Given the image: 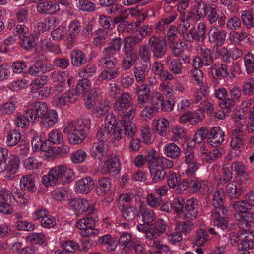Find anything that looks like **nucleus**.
<instances>
[{"mask_svg":"<svg viewBox=\"0 0 254 254\" xmlns=\"http://www.w3.org/2000/svg\"><path fill=\"white\" fill-rule=\"evenodd\" d=\"M246 70L248 74L254 71V54L249 52L244 57Z\"/></svg>","mask_w":254,"mask_h":254,"instance_id":"obj_57","label":"nucleus"},{"mask_svg":"<svg viewBox=\"0 0 254 254\" xmlns=\"http://www.w3.org/2000/svg\"><path fill=\"white\" fill-rule=\"evenodd\" d=\"M124 49L125 55L122 61L121 66L124 69L128 70L136 64L137 57L134 48L128 46L127 43H125Z\"/></svg>","mask_w":254,"mask_h":254,"instance_id":"obj_17","label":"nucleus"},{"mask_svg":"<svg viewBox=\"0 0 254 254\" xmlns=\"http://www.w3.org/2000/svg\"><path fill=\"white\" fill-rule=\"evenodd\" d=\"M224 153V150L222 148H218L207 153L205 157V160L207 163H212L221 157Z\"/></svg>","mask_w":254,"mask_h":254,"instance_id":"obj_62","label":"nucleus"},{"mask_svg":"<svg viewBox=\"0 0 254 254\" xmlns=\"http://www.w3.org/2000/svg\"><path fill=\"white\" fill-rule=\"evenodd\" d=\"M19 157L14 154L9 155L8 151L0 148V173L6 171L5 177L9 180L14 178L20 165Z\"/></svg>","mask_w":254,"mask_h":254,"instance_id":"obj_6","label":"nucleus"},{"mask_svg":"<svg viewBox=\"0 0 254 254\" xmlns=\"http://www.w3.org/2000/svg\"><path fill=\"white\" fill-rule=\"evenodd\" d=\"M131 97L128 93H124L114 104V109L120 120L119 125H123L124 132L127 138H132L137 132V128L131 121L135 115L136 108L131 102Z\"/></svg>","mask_w":254,"mask_h":254,"instance_id":"obj_2","label":"nucleus"},{"mask_svg":"<svg viewBox=\"0 0 254 254\" xmlns=\"http://www.w3.org/2000/svg\"><path fill=\"white\" fill-rule=\"evenodd\" d=\"M149 71L148 65L144 64H135L133 68V72L135 80L138 83L143 82Z\"/></svg>","mask_w":254,"mask_h":254,"instance_id":"obj_25","label":"nucleus"},{"mask_svg":"<svg viewBox=\"0 0 254 254\" xmlns=\"http://www.w3.org/2000/svg\"><path fill=\"white\" fill-rule=\"evenodd\" d=\"M26 239L30 243L42 245L46 241L45 236L42 233H31L28 234Z\"/></svg>","mask_w":254,"mask_h":254,"instance_id":"obj_48","label":"nucleus"},{"mask_svg":"<svg viewBox=\"0 0 254 254\" xmlns=\"http://www.w3.org/2000/svg\"><path fill=\"white\" fill-rule=\"evenodd\" d=\"M122 217L127 221H132L137 214V210L132 206H123L120 208Z\"/></svg>","mask_w":254,"mask_h":254,"instance_id":"obj_38","label":"nucleus"},{"mask_svg":"<svg viewBox=\"0 0 254 254\" xmlns=\"http://www.w3.org/2000/svg\"><path fill=\"white\" fill-rule=\"evenodd\" d=\"M21 134L18 130H11L7 133L6 144L8 146L16 145L20 140Z\"/></svg>","mask_w":254,"mask_h":254,"instance_id":"obj_47","label":"nucleus"},{"mask_svg":"<svg viewBox=\"0 0 254 254\" xmlns=\"http://www.w3.org/2000/svg\"><path fill=\"white\" fill-rule=\"evenodd\" d=\"M11 194L13 199L20 205H27L30 199L28 194L18 189L12 190Z\"/></svg>","mask_w":254,"mask_h":254,"instance_id":"obj_33","label":"nucleus"},{"mask_svg":"<svg viewBox=\"0 0 254 254\" xmlns=\"http://www.w3.org/2000/svg\"><path fill=\"white\" fill-rule=\"evenodd\" d=\"M202 120L201 117L198 112H188L180 117V122L182 124L189 122L191 125H196Z\"/></svg>","mask_w":254,"mask_h":254,"instance_id":"obj_30","label":"nucleus"},{"mask_svg":"<svg viewBox=\"0 0 254 254\" xmlns=\"http://www.w3.org/2000/svg\"><path fill=\"white\" fill-rule=\"evenodd\" d=\"M120 170V160L116 156L112 155L106 161L101 163L100 172L103 174H108L114 177L119 174Z\"/></svg>","mask_w":254,"mask_h":254,"instance_id":"obj_12","label":"nucleus"},{"mask_svg":"<svg viewBox=\"0 0 254 254\" xmlns=\"http://www.w3.org/2000/svg\"><path fill=\"white\" fill-rule=\"evenodd\" d=\"M20 186L24 190L34 192L36 190L35 177L31 174L23 176L20 179Z\"/></svg>","mask_w":254,"mask_h":254,"instance_id":"obj_27","label":"nucleus"},{"mask_svg":"<svg viewBox=\"0 0 254 254\" xmlns=\"http://www.w3.org/2000/svg\"><path fill=\"white\" fill-rule=\"evenodd\" d=\"M97 68L93 64H89L83 67L79 71V74L82 78H88L92 77L96 73Z\"/></svg>","mask_w":254,"mask_h":254,"instance_id":"obj_55","label":"nucleus"},{"mask_svg":"<svg viewBox=\"0 0 254 254\" xmlns=\"http://www.w3.org/2000/svg\"><path fill=\"white\" fill-rule=\"evenodd\" d=\"M97 191L99 195H104L110 190L111 183L108 178H101L96 183Z\"/></svg>","mask_w":254,"mask_h":254,"instance_id":"obj_41","label":"nucleus"},{"mask_svg":"<svg viewBox=\"0 0 254 254\" xmlns=\"http://www.w3.org/2000/svg\"><path fill=\"white\" fill-rule=\"evenodd\" d=\"M199 202L197 199L192 198L188 199L185 205L183 219H195L199 213Z\"/></svg>","mask_w":254,"mask_h":254,"instance_id":"obj_18","label":"nucleus"},{"mask_svg":"<svg viewBox=\"0 0 254 254\" xmlns=\"http://www.w3.org/2000/svg\"><path fill=\"white\" fill-rule=\"evenodd\" d=\"M17 99L15 97H11L7 102L0 105V110L6 114H10L13 113L16 107L17 103Z\"/></svg>","mask_w":254,"mask_h":254,"instance_id":"obj_46","label":"nucleus"},{"mask_svg":"<svg viewBox=\"0 0 254 254\" xmlns=\"http://www.w3.org/2000/svg\"><path fill=\"white\" fill-rule=\"evenodd\" d=\"M209 240V236L207 231L199 229L195 232L194 243L197 246H203Z\"/></svg>","mask_w":254,"mask_h":254,"instance_id":"obj_42","label":"nucleus"},{"mask_svg":"<svg viewBox=\"0 0 254 254\" xmlns=\"http://www.w3.org/2000/svg\"><path fill=\"white\" fill-rule=\"evenodd\" d=\"M141 136L142 141L146 144H149L153 141L152 134L148 126H142L140 128Z\"/></svg>","mask_w":254,"mask_h":254,"instance_id":"obj_56","label":"nucleus"},{"mask_svg":"<svg viewBox=\"0 0 254 254\" xmlns=\"http://www.w3.org/2000/svg\"><path fill=\"white\" fill-rule=\"evenodd\" d=\"M149 168L153 182L157 183L165 178L166 172L164 168H159L157 165H152Z\"/></svg>","mask_w":254,"mask_h":254,"instance_id":"obj_35","label":"nucleus"},{"mask_svg":"<svg viewBox=\"0 0 254 254\" xmlns=\"http://www.w3.org/2000/svg\"><path fill=\"white\" fill-rule=\"evenodd\" d=\"M169 228L168 223L163 219H157L150 225V230L147 234V239H157L165 234Z\"/></svg>","mask_w":254,"mask_h":254,"instance_id":"obj_15","label":"nucleus"},{"mask_svg":"<svg viewBox=\"0 0 254 254\" xmlns=\"http://www.w3.org/2000/svg\"><path fill=\"white\" fill-rule=\"evenodd\" d=\"M85 105L87 108H93L92 114L97 117L105 115L110 110L109 105L102 102L96 89H92L88 95Z\"/></svg>","mask_w":254,"mask_h":254,"instance_id":"obj_8","label":"nucleus"},{"mask_svg":"<svg viewBox=\"0 0 254 254\" xmlns=\"http://www.w3.org/2000/svg\"><path fill=\"white\" fill-rule=\"evenodd\" d=\"M71 63L75 66L79 67L87 62L85 55L81 51H74L70 55Z\"/></svg>","mask_w":254,"mask_h":254,"instance_id":"obj_39","label":"nucleus"},{"mask_svg":"<svg viewBox=\"0 0 254 254\" xmlns=\"http://www.w3.org/2000/svg\"><path fill=\"white\" fill-rule=\"evenodd\" d=\"M94 182L90 177H84L76 181L74 189L75 192L86 194L88 193L92 189Z\"/></svg>","mask_w":254,"mask_h":254,"instance_id":"obj_23","label":"nucleus"},{"mask_svg":"<svg viewBox=\"0 0 254 254\" xmlns=\"http://www.w3.org/2000/svg\"><path fill=\"white\" fill-rule=\"evenodd\" d=\"M193 12L191 11H181L179 19L182 23L180 24L179 27L182 28V32L187 30L190 26V20L194 18Z\"/></svg>","mask_w":254,"mask_h":254,"instance_id":"obj_31","label":"nucleus"},{"mask_svg":"<svg viewBox=\"0 0 254 254\" xmlns=\"http://www.w3.org/2000/svg\"><path fill=\"white\" fill-rule=\"evenodd\" d=\"M47 142H43V140L38 136L34 137L31 140V145L34 151L41 150L43 151H47L50 146H47Z\"/></svg>","mask_w":254,"mask_h":254,"instance_id":"obj_59","label":"nucleus"},{"mask_svg":"<svg viewBox=\"0 0 254 254\" xmlns=\"http://www.w3.org/2000/svg\"><path fill=\"white\" fill-rule=\"evenodd\" d=\"M95 224V221L92 217H85L78 220L76 223V226L81 230L80 232H82L87 231V229L93 227Z\"/></svg>","mask_w":254,"mask_h":254,"instance_id":"obj_49","label":"nucleus"},{"mask_svg":"<svg viewBox=\"0 0 254 254\" xmlns=\"http://www.w3.org/2000/svg\"><path fill=\"white\" fill-rule=\"evenodd\" d=\"M144 104L138 103V107L140 110V116L145 120H148L153 117L155 110L150 106H145Z\"/></svg>","mask_w":254,"mask_h":254,"instance_id":"obj_50","label":"nucleus"},{"mask_svg":"<svg viewBox=\"0 0 254 254\" xmlns=\"http://www.w3.org/2000/svg\"><path fill=\"white\" fill-rule=\"evenodd\" d=\"M200 55L202 64L204 66L211 65L214 63V58L212 57L211 50L208 48H200Z\"/></svg>","mask_w":254,"mask_h":254,"instance_id":"obj_45","label":"nucleus"},{"mask_svg":"<svg viewBox=\"0 0 254 254\" xmlns=\"http://www.w3.org/2000/svg\"><path fill=\"white\" fill-rule=\"evenodd\" d=\"M48 111V106L45 102L37 101L34 103L32 108L26 111L25 115L32 122H40Z\"/></svg>","mask_w":254,"mask_h":254,"instance_id":"obj_14","label":"nucleus"},{"mask_svg":"<svg viewBox=\"0 0 254 254\" xmlns=\"http://www.w3.org/2000/svg\"><path fill=\"white\" fill-rule=\"evenodd\" d=\"M139 213L144 223L149 224L155 219V214L153 210L146 205L141 204L139 208Z\"/></svg>","mask_w":254,"mask_h":254,"instance_id":"obj_29","label":"nucleus"},{"mask_svg":"<svg viewBox=\"0 0 254 254\" xmlns=\"http://www.w3.org/2000/svg\"><path fill=\"white\" fill-rule=\"evenodd\" d=\"M242 192V188L237 186L234 182L228 184L226 186V195L230 199L238 198Z\"/></svg>","mask_w":254,"mask_h":254,"instance_id":"obj_34","label":"nucleus"},{"mask_svg":"<svg viewBox=\"0 0 254 254\" xmlns=\"http://www.w3.org/2000/svg\"><path fill=\"white\" fill-rule=\"evenodd\" d=\"M81 31V23L78 20L71 21L68 26V37L73 39L75 38Z\"/></svg>","mask_w":254,"mask_h":254,"instance_id":"obj_52","label":"nucleus"},{"mask_svg":"<svg viewBox=\"0 0 254 254\" xmlns=\"http://www.w3.org/2000/svg\"><path fill=\"white\" fill-rule=\"evenodd\" d=\"M234 71V70L232 68H230L228 71V66L226 64H215L209 68V72L215 79H224L229 74H231V77L234 78L235 77Z\"/></svg>","mask_w":254,"mask_h":254,"instance_id":"obj_19","label":"nucleus"},{"mask_svg":"<svg viewBox=\"0 0 254 254\" xmlns=\"http://www.w3.org/2000/svg\"><path fill=\"white\" fill-rule=\"evenodd\" d=\"M91 122L87 116H81L74 121H70L64 125L63 132L68 134V139L70 144L81 143L85 139L86 131L90 128Z\"/></svg>","mask_w":254,"mask_h":254,"instance_id":"obj_3","label":"nucleus"},{"mask_svg":"<svg viewBox=\"0 0 254 254\" xmlns=\"http://www.w3.org/2000/svg\"><path fill=\"white\" fill-rule=\"evenodd\" d=\"M63 136L61 132L58 130L51 131L48 135V142L49 146L52 145H58L63 141Z\"/></svg>","mask_w":254,"mask_h":254,"instance_id":"obj_53","label":"nucleus"},{"mask_svg":"<svg viewBox=\"0 0 254 254\" xmlns=\"http://www.w3.org/2000/svg\"><path fill=\"white\" fill-rule=\"evenodd\" d=\"M122 42L120 38H116L110 46L103 49V57L98 59L97 64L104 69L98 77L97 82L109 81L119 76L120 68L116 66L117 61L114 55L120 51Z\"/></svg>","mask_w":254,"mask_h":254,"instance_id":"obj_1","label":"nucleus"},{"mask_svg":"<svg viewBox=\"0 0 254 254\" xmlns=\"http://www.w3.org/2000/svg\"><path fill=\"white\" fill-rule=\"evenodd\" d=\"M230 207L234 212V217L238 221V226L240 229L254 226V213L248 212L251 208H250V205L246 201V199L232 202Z\"/></svg>","mask_w":254,"mask_h":254,"instance_id":"obj_5","label":"nucleus"},{"mask_svg":"<svg viewBox=\"0 0 254 254\" xmlns=\"http://www.w3.org/2000/svg\"><path fill=\"white\" fill-rule=\"evenodd\" d=\"M75 173L72 169L61 165L50 169L42 179L43 184L48 187L54 186L58 183H68L74 178Z\"/></svg>","mask_w":254,"mask_h":254,"instance_id":"obj_4","label":"nucleus"},{"mask_svg":"<svg viewBox=\"0 0 254 254\" xmlns=\"http://www.w3.org/2000/svg\"><path fill=\"white\" fill-rule=\"evenodd\" d=\"M192 220L186 219L185 221L176 222L175 231H178L185 235L190 233L195 228L194 223Z\"/></svg>","mask_w":254,"mask_h":254,"instance_id":"obj_28","label":"nucleus"},{"mask_svg":"<svg viewBox=\"0 0 254 254\" xmlns=\"http://www.w3.org/2000/svg\"><path fill=\"white\" fill-rule=\"evenodd\" d=\"M241 249L251 250L254 248V232H251L245 237V240L240 244Z\"/></svg>","mask_w":254,"mask_h":254,"instance_id":"obj_63","label":"nucleus"},{"mask_svg":"<svg viewBox=\"0 0 254 254\" xmlns=\"http://www.w3.org/2000/svg\"><path fill=\"white\" fill-rule=\"evenodd\" d=\"M134 92L137 96L138 103H146L150 95V88L147 84L143 83L136 85Z\"/></svg>","mask_w":254,"mask_h":254,"instance_id":"obj_24","label":"nucleus"},{"mask_svg":"<svg viewBox=\"0 0 254 254\" xmlns=\"http://www.w3.org/2000/svg\"><path fill=\"white\" fill-rule=\"evenodd\" d=\"M116 124V119L113 113H109L105 119V126L101 127L97 132H107L110 137H112V132Z\"/></svg>","mask_w":254,"mask_h":254,"instance_id":"obj_26","label":"nucleus"},{"mask_svg":"<svg viewBox=\"0 0 254 254\" xmlns=\"http://www.w3.org/2000/svg\"><path fill=\"white\" fill-rule=\"evenodd\" d=\"M224 195V192L222 189H219L215 192L213 199V205L215 208L213 210L220 209L222 208H226L223 205Z\"/></svg>","mask_w":254,"mask_h":254,"instance_id":"obj_51","label":"nucleus"},{"mask_svg":"<svg viewBox=\"0 0 254 254\" xmlns=\"http://www.w3.org/2000/svg\"><path fill=\"white\" fill-rule=\"evenodd\" d=\"M36 9L39 14L47 15L55 14L60 10L58 3L51 0H45L38 3Z\"/></svg>","mask_w":254,"mask_h":254,"instance_id":"obj_22","label":"nucleus"},{"mask_svg":"<svg viewBox=\"0 0 254 254\" xmlns=\"http://www.w3.org/2000/svg\"><path fill=\"white\" fill-rule=\"evenodd\" d=\"M164 154L168 158L176 159L180 155L181 149L175 143H170L166 144L163 148Z\"/></svg>","mask_w":254,"mask_h":254,"instance_id":"obj_36","label":"nucleus"},{"mask_svg":"<svg viewBox=\"0 0 254 254\" xmlns=\"http://www.w3.org/2000/svg\"><path fill=\"white\" fill-rule=\"evenodd\" d=\"M134 199L135 201H137L135 193L130 192L123 193L120 194L119 197V204L121 207L126 206V205L131 203Z\"/></svg>","mask_w":254,"mask_h":254,"instance_id":"obj_58","label":"nucleus"},{"mask_svg":"<svg viewBox=\"0 0 254 254\" xmlns=\"http://www.w3.org/2000/svg\"><path fill=\"white\" fill-rule=\"evenodd\" d=\"M169 69L172 75L181 74L183 73L182 63L179 59H174L169 64Z\"/></svg>","mask_w":254,"mask_h":254,"instance_id":"obj_54","label":"nucleus"},{"mask_svg":"<svg viewBox=\"0 0 254 254\" xmlns=\"http://www.w3.org/2000/svg\"><path fill=\"white\" fill-rule=\"evenodd\" d=\"M231 169L236 173V177L238 181L243 183L246 182L250 178L251 173L244 163L240 161L233 162Z\"/></svg>","mask_w":254,"mask_h":254,"instance_id":"obj_21","label":"nucleus"},{"mask_svg":"<svg viewBox=\"0 0 254 254\" xmlns=\"http://www.w3.org/2000/svg\"><path fill=\"white\" fill-rule=\"evenodd\" d=\"M204 17L210 25H215L218 22L219 27H222L226 23V16L224 14L219 15L217 5L213 3L208 4Z\"/></svg>","mask_w":254,"mask_h":254,"instance_id":"obj_13","label":"nucleus"},{"mask_svg":"<svg viewBox=\"0 0 254 254\" xmlns=\"http://www.w3.org/2000/svg\"><path fill=\"white\" fill-rule=\"evenodd\" d=\"M170 126L169 121L164 118H160L157 121L155 131L157 134L162 137L167 135V130Z\"/></svg>","mask_w":254,"mask_h":254,"instance_id":"obj_40","label":"nucleus"},{"mask_svg":"<svg viewBox=\"0 0 254 254\" xmlns=\"http://www.w3.org/2000/svg\"><path fill=\"white\" fill-rule=\"evenodd\" d=\"M21 41L20 45L26 50H31L36 45V38L33 35H20Z\"/></svg>","mask_w":254,"mask_h":254,"instance_id":"obj_32","label":"nucleus"},{"mask_svg":"<svg viewBox=\"0 0 254 254\" xmlns=\"http://www.w3.org/2000/svg\"><path fill=\"white\" fill-rule=\"evenodd\" d=\"M150 69L152 74L158 76L163 80L171 81L174 79L173 75L170 72L165 70L164 65L161 61L154 62L150 64Z\"/></svg>","mask_w":254,"mask_h":254,"instance_id":"obj_20","label":"nucleus"},{"mask_svg":"<svg viewBox=\"0 0 254 254\" xmlns=\"http://www.w3.org/2000/svg\"><path fill=\"white\" fill-rule=\"evenodd\" d=\"M150 100L151 105L150 106L155 110L163 109L164 97L161 93L157 92L153 93L150 96Z\"/></svg>","mask_w":254,"mask_h":254,"instance_id":"obj_43","label":"nucleus"},{"mask_svg":"<svg viewBox=\"0 0 254 254\" xmlns=\"http://www.w3.org/2000/svg\"><path fill=\"white\" fill-rule=\"evenodd\" d=\"M98 243L100 245L106 246L107 249L110 251L115 250L117 245L109 234L101 236L98 239Z\"/></svg>","mask_w":254,"mask_h":254,"instance_id":"obj_44","label":"nucleus"},{"mask_svg":"<svg viewBox=\"0 0 254 254\" xmlns=\"http://www.w3.org/2000/svg\"><path fill=\"white\" fill-rule=\"evenodd\" d=\"M97 132L96 134L97 142L91 144L89 148V153L95 159L101 160L108 156V146L106 143L111 137L107 132Z\"/></svg>","mask_w":254,"mask_h":254,"instance_id":"obj_7","label":"nucleus"},{"mask_svg":"<svg viewBox=\"0 0 254 254\" xmlns=\"http://www.w3.org/2000/svg\"><path fill=\"white\" fill-rule=\"evenodd\" d=\"M87 157V153L83 150H78L70 155L72 162L75 164L83 162Z\"/></svg>","mask_w":254,"mask_h":254,"instance_id":"obj_64","label":"nucleus"},{"mask_svg":"<svg viewBox=\"0 0 254 254\" xmlns=\"http://www.w3.org/2000/svg\"><path fill=\"white\" fill-rule=\"evenodd\" d=\"M227 214L228 210L226 208L212 211L211 217L215 227L222 230L229 229L228 219L226 217Z\"/></svg>","mask_w":254,"mask_h":254,"instance_id":"obj_16","label":"nucleus"},{"mask_svg":"<svg viewBox=\"0 0 254 254\" xmlns=\"http://www.w3.org/2000/svg\"><path fill=\"white\" fill-rule=\"evenodd\" d=\"M227 34L226 30L220 29L218 27L212 26L208 32V42L214 48L222 47L226 41Z\"/></svg>","mask_w":254,"mask_h":254,"instance_id":"obj_11","label":"nucleus"},{"mask_svg":"<svg viewBox=\"0 0 254 254\" xmlns=\"http://www.w3.org/2000/svg\"><path fill=\"white\" fill-rule=\"evenodd\" d=\"M77 7L84 12H93L96 8V4L89 0H78Z\"/></svg>","mask_w":254,"mask_h":254,"instance_id":"obj_61","label":"nucleus"},{"mask_svg":"<svg viewBox=\"0 0 254 254\" xmlns=\"http://www.w3.org/2000/svg\"><path fill=\"white\" fill-rule=\"evenodd\" d=\"M58 119L57 112L54 110H50L40 122L43 123L46 127H51L57 123Z\"/></svg>","mask_w":254,"mask_h":254,"instance_id":"obj_37","label":"nucleus"},{"mask_svg":"<svg viewBox=\"0 0 254 254\" xmlns=\"http://www.w3.org/2000/svg\"><path fill=\"white\" fill-rule=\"evenodd\" d=\"M69 205L74 211L77 216L84 213L88 215L94 214L96 211L93 204H90L86 199L81 198L71 199Z\"/></svg>","mask_w":254,"mask_h":254,"instance_id":"obj_10","label":"nucleus"},{"mask_svg":"<svg viewBox=\"0 0 254 254\" xmlns=\"http://www.w3.org/2000/svg\"><path fill=\"white\" fill-rule=\"evenodd\" d=\"M148 45L155 59L163 58L167 51L166 41L163 38L155 35L150 36L148 39Z\"/></svg>","mask_w":254,"mask_h":254,"instance_id":"obj_9","label":"nucleus"},{"mask_svg":"<svg viewBox=\"0 0 254 254\" xmlns=\"http://www.w3.org/2000/svg\"><path fill=\"white\" fill-rule=\"evenodd\" d=\"M91 83L88 79L82 78L77 84L76 91L79 94H85L90 89Z\"/></svg>","mask_w":254,"mask_h":254,"instance_id":"obj_60","label":"nucleus"}]
</instances>
